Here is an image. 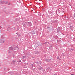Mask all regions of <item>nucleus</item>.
<instances>
[{"label": "nucleus", "mask_w": 75, "mask_h": 75, "mask_svg": "<svg viewBox=\"0 0 75 75\" xmlns=\"http://www.w3.org/2000/svg\"><path fill=\"white\" fill-rule=\"evenodd\" d=\"M9 50H12L13 51H14L16 50V48L15 47L13 46H12L9 48Z\"/></svg>", "instance_id": "obj_1"}, {"label": "nucleus", "mask_w": 75, "mask_h": 75, "mask_svg": "<svg viewBox=\"0 0 75 75\" xmlns=\"http://www.w3.org/2000/svg\"><path fill=\"white\" fill-rule=\"evenodd\" d=\"M62 30V27H59L57 30V32L58 33H61V30Z\"/></svg>", "instance_id": "obj_2"}, {"label": "nucleus", "mask_w": 75, "mask_h": 75, "mask_svg": "<svg viewBox=\"0 0 75 75\" xmlns=\"http://www.w3.org/2000/svg\"><path fill=\"white\" fill-rule=\"evenodd\" d=\"M26 24L28 26H31L32 25L31 23V22H26Z\"/></svg>", "instance_id": "obj_3"}, {"label": "nucleus", "mask_w": 75, "mask_h": 75, "mask_svg": "<svg viewBox=\"0 0 75 75\" xmlns=\"http://www.w3.org/2000/svg\"><path fill=\"white\" fill-rule=\"evenodd\" d=\"M52 59H45V61H46V62H49V61H50Z\"/></svg>", "instance_id": "obj_4"}, {"label": "nucleus", "mask_w": 75, "mask_h": 75, "mask_svg": "<svg viewBox=\"0 0 75 75\" xmlns=\"http://www.w3.org/2000/svg\"><path fill=\"white\" fill-rule=\"evenodd\" d=\"M57 22H58V20H53V23H57Z\"/></svg>", "instance_id": "obj_5"}, {"label": "nucleus", "mask_w": 75, "mask_h": 75, "mask_svg": "<svg viewBox=\"0 0 75 75\" xmlns=\"http://www.w3.org/2000/svg\"><path fill=\"white\" fill-rule=\"evenodd\" d=\"M27 24L26 23V22H25V23L23 24V26L24 27H27Z\"/></svg>", "instance_id": "obj_6"}, {"label": "nucleus", "mask_w": 75, "mask_h": 75, "mask_svg": "<svg viewBox=\"0 0 75 75\" xmlns=\"http://www.w3.org/2000/svg\"><path fill=\"white\" fill-rule=\"evenodd\" d=\"M32 67L33 68H32V70L33 71H35V67H34V68H33V65H32Z\"/></svg>", "instance_id": "obj_7"}, {"label": "nucleus", "mask_w": 75, "mask_h": 75, "mask_svg": "<svg viewBox=\"0 0 75 75\" xmlns=\"http://www.w3.org/2000/svg\"><path fill=\"white\" fill-rule=\"evenodd\" d=\"M42 69V67L41 66H39V67L38 69H39V70H41Z\"/></svg>", "instance_id": "obj_8"}, {"label": "nucleus", "mask_w": 75, "mask_h": 75, "mask_svg": "<svg viewBox=\"0 0 75 75\" xmlns=\"http://www.w3.org/2000/svg\"><path fill=\"white\" fill-rule=\"evenodd\" d=\"M15 62H16V61L13 60L12 62V64H14L15 63Z\"/></svg>", "instance_id": "obj_9"}, {"label": "nucleus", "mask_w": 75, "mask_h": 75, "mask_svg": "<svg viewBox=\"0 0 75 75\" xmlns=\"http://www.w3.org/2000/svg\"><path fill=\"white\" fill-rule=\"evenodd\" d=\"M10 30V28L8 27V28H7V30L8 31Z\"/></svg>", "instance_id": "obj_10"}, {"label": "nucleus", "mask_w": 75, "mask_h": 75, "mask_svg": "<svg viewBox=\"0 0 75 75\" xmlns=\"http://www.w3.org/2000/svg\"><path fill=\"white\" fill-rule=\"evenodd\" d=\"M48 43H49V42H45V44H48Z\"/></svg>", "instance_id": "obj_11"}, {"label": "nucleus", "mask_w": 75, "mask_h": 75, "mask_svg": "<svg viewBox=\"0 0 75 75\" xmlns=\"http://www.w3.org/2000/svg\"><path fill=\"white\" fill-rule=\"evenodd\" d=\"M69 27H70V29H71V30H72V26H70Z\"/></svg>", "instance_id": "obj_12"}, {"label": "nucleus", "mask_w": 75, "mask_h": 75, "mask_svg": "<svg viewBox=\"0 0 75 75\" xmlns=\"http://www.w3.org/2000/svg\"><path fill=\"white\" fill-rule=\"evenodd\" d=\"M27 58V57H26V56H23V59H24V58Z\"/></svg>", "instance_id": "obj_13"}, {"label": "nucleus", "mask_w": 75, "mask_h": 75, "mask_svg": "<svg viewBox=\"0 0 75 75\" xmlns=\"http://www.w3.org/2000/svg\"><path fill=\"white\" fill-rule=\"evenodd\" d=\"M57 59H59V61H60V58H59V57H57Z\"/></svg>", "instance_id": "obj_14"}, {"label": "nucleus", "mask_w": 75, "mask_h": 75, "mask_svg": "<svg viewBox=\"0 0 75 75\" xmlns=\"http://www.w3.org/2000/svg\"><path fill=\"white\" fill-rule=\"evenodd\" d=\"M62 56H63V57H64V56H65V54H64L62 53Z\"/></svg>", "instance_id": "obj_15"}, {"label": "nucleus", "mask_w": 75, "mask_h": 75, "mask_svg": "<svg viewBox=\"0 0 75 75\" xmlns=\"http://www.w3.org/2000/svg\"><path fill=\"white\" fill-rule=\"evenodd\" d=\"M58 42H60V41H61V40H57Z\"/></svg>", "instance_id": "obj_16"}, {"label": "nucleus", "mask_w": 75, "mask_h": 75, "mask_svg": "<svg viewBox=\"0 0 75 75\" xmlns=\"http://www.w3.org/2000/svg\"><path fill=\"white\" fill-rule=\"evenodd\" d=\"M16 14H17V16H16V17H18V15L17 14V13H16Z\"/></svg>", "instance_id": "obj_17"}, {"label": "nucleus", "mask_w": 75, "mask_h": 75, "mask_svg": "<svg viewBox=\"0 0 75 75\" xmlns=\"http://www.w3.org/2000/svg\"><path fill=\"white\" fill-rule=\"evenodd\" d=\"M50 12H49V13H50V14H52V12H51V11H50Z\"/></svg>", "instance_id": "obj_18"}, {"label": "nucleus", "mask_w": 75, "mask_h": 75, "mask_svg": "<svg viewBox=\"0 0 75 75\" xmlns=\"http://www.w3.org/2000/svg\"><path fill=\"white\" fill-rule=\"evenodd\" d=\"M71 49L72 50V51H74V49H72V48H71Z\"/></svg>", "instance_id": "obj_19"}, {"label": "nucleus", "mask_w": 75, "mask_h": 75, "mask_svg": "<svg viewBox=\"0 0 75 75\" xmlns=\"http://www.w3.org/2000/svg\"><path fill=\"white\" fill-rule=\"evenodd\" d=\"M16 34H17V35H18V32H17L16 33Z\"/></svg>", "instance_id": "obj_20"}, {"label": "nucleus", "mask_w": 75, "mask_h": 75, "mask_svg": "<svg viewBox=\"0 0 75 75\" xmlns=\"http://www.w3.org/2000/svg\"><path fill=\"white\" fill-rule=\"evenodd\" d=\"M1 3H2V4L4 3V1L1 2Z\"/></svg>", "instance_id": "obj_21"}, {"label": "nucleus", "mask_w": 75, "mask_h": 75, "mask_svg": "<svg viewBox=\"0 0 75 75\" xmlns=\"http://www.w3.org/2000/svg\"><path fill=\"white\" fill-rule=\"evenodd\" d=\"M47 29H48V28H50V27H47Z\"/></svg>", "instance_id": "obj_22"}, {"label": "nucleus", "mask_w": 75, "mask_h": 75, "mask_svg": "<svg viewBox=\"0 0 75 75\" xmlns=\"http://www.w3.org/2000/svg\"><path fill=\"white\" fill-rule=\"evenodd\" d=\"M41 62H40L39 63V64H41Z\"/></svg>", "instance_id": "obj_23"}, {"label": "nucleus", "mask_w": 75, "mask_h": 75, "mask_svg": "<svg viewBox=\"0 0 75 75\" xmlns=\"http://www.w3.org/2000/svg\"><path fill=\"white\" fill-rule=\"evenodd\" d=\"M25 18H26V17H24V18H23V19H25Z\"/></svg>", "instance_id": "obj_24"}, {"label": "nucleus", "mask_w": 75, "mask_h": 75, "mask_svg": "<svg viewBox=\"0 0 75 75\" xmlns=\"http://www.w3.org/2000/svg\"><path fill=\"white\" fill-rule=\"evenodd\" d=\"M7 3H8V2H6V4H7Z\"/></svg>", "instance_id": "obj_25"}, {"label": "nucleus", "mask_w": 75, "mask_h": 75, "mask_svg": "<svg viewBox=\"0 0 75 75\" xmlns=\"http://www.w3.org/2000/svg\"><path fill=\"white\" fill-rule=\"evenodd\" d=\"M53 75H57L56 74H54Z\"/></svg>", "instance_id": "obj_26"}, {"label": "nucleus", "mask_w": 75, "mask_h": 75, "mask_svg": "<svg viewBox=\"0 0 75 75\" xmlns=\"http://www.w3.org/2000/svg\"><path fill=\"white\" fill-rule=\"evenodd\" d=\"M3 43H4V41H3Z\"/></svg>", "instance_id": "obj_27"}, {"label": "nucleus", "mask_w": 75, "mask_h": 75, "mask_svg": "<svg viewBox=\"0 0 75 75\" xmlns=\"http://www.w3.org/2000/svg\"><path fill=\"white\" fill-rule=\"evenodd\" d=\"M10 3H9L8 4V5H10Z\"/></svg>", "instance_id": "obj_28"}, {"label": "nucleus", "mask_w": 75, "mask_h": 75, "mask_svg": "<svg viewBox=\"0 0 75 75\" xmlns=\"http://www.w3.org/2000/svg\"><path fill=\"white\" fill-rule=\"evenodd\" d=\"M16 20L17 21L18 20V19H16Z\"/></svg>", "instance_id": "obj_29"}, {"label": "nucleus", "mask_w": 75, "mask_h": 75, "mask_svg": "<svg viewBox=\"0 0 75 75\" xmlns=\"http://www.w3.org/2000/svg\"><path fill=\"white\" fill-rule=\"evenodd\" d=\"M21 62V60H19V62Z\"/></svg>", "instance_id": "obj_30"}, {"label": "nucleus", "mask_w": 75, "mask_h": 75, "mask_svg": "<svg viewBox=\"0 0 75 75\" xmlns=\"http://www.w3.org/2000/svg\"><path fill=\"white\" fill-rule=\"evenodd\" d=\"M0 27H1V28H2V27H1V26Z\"/></svg>", "instance_id": "obj_31"}, {"label": "nucleus", "mask_w": 75, "mask_h": 75, "mask_svg": "<svg viewBox=\"0 0 75 75\" xmlns=\"http://www.w3.org/2000/svg\"><path fill=\"white\" fill-rule=\"evenodd\" d=\"M71 75H74V74H71Z\"/></svg>", "instance_id": "obj_32"}, {"label": "nucleus", "mask_w": 75, "mask_h": 75, "mask_svg": "<svg viewBox=\"0 0 75 75\" xmlns=\"http://www.w3.org/2000/svg\"><path fill=\"white\" fill-rule=\"evenodd\" d=\"M51 47H52V46H51Z\"/></svg>", "instance_id": "obj_33"}, {"label": "nucleus", "mask_w": 75, "mask_h": 75, "mask_svg": "<svg viewBox=\"0 0 75 75\" xmlns=\"http://www.w3.org/2000/svg\"><path fill=\"white\" fill-rule=\"evenodd\" d=\"M17 22V23H18V22Z\"/></svg>", "instance_id": "obj_34"}, {"label": "nucleus", "mask_w": 75, "mask_h": 75, "mask_svg": "<svg viewBox=\"0 0 75 75\" xmlns=\"http://www.w3.org/2000/svg\"><path fill=\"white\" fill-rule=\"evenodd\" d=\"M17 2H18V1H17Z\"/></svg>", "instance_id": "obj_35"}]
</instances>
